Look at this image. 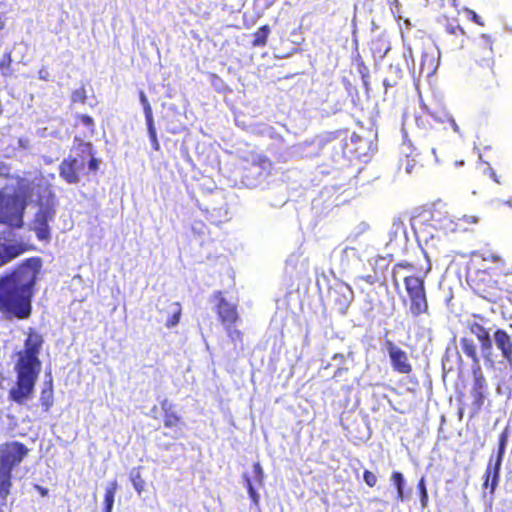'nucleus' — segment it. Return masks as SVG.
Masks as SVG:
<instances>
[{"instance_id":"1","label":"nucleus","mask_w":512,"mask_h":512,"mask_svg":"<svg viewBox=\"0 0 512 512\" xmlns=\"http://www.w3.org/2000/svg\"><path fill=\"white\" fill-rule=\"evenodd\" d=\"M42 267V259L33 256L0 276V314L5 319L23 320L31 316Z\"/></svg>"},{"instance_id":"2","label":"nucleus","mask_w":512,"mask_h":512,"mask_svg":"<svg viewBox=\"0 0 512 512\" xmlns=\"http://www.w3.org/2000/svg\"><path fill=\"white\" fill-rule=\"evenodd\" d=\"M43 344L42 334L34 328H29L23 349L16 353L17 358L14 363L16 381L9 390L8 398L18 405L26 404L34 395L35 385L42 368L39 355Z\"/></svg>"},{"instance_id":"3","label":"nucleus","mask_w":512,"mask_h":512,"mask_svg":"<svg viewBox=\"0 0 512 512\" xmlns=\"http://www.w3.org/2000/svg\"><path fill=\"white\" fill-rule=\"evenodd\" d=\"M72 151L75 155H69L64 158L58 167L60 178L70 185L78 184L81 180V173L87 161L89 172H97L101 161L95 155V150L91 142L84 141L79 137H74Z\"/></svg>"},{"instance_id":"4","label":"nucleus","mask_w":512,"mask_h":512,"mask_svg":"<svg viewBox=\"0 0 512 512\" xmlns=\"http://www.w3.org/2000/svg\"><path fill=\"white\" fill-rule=\"evenodd\" d=\"M31 193L35 196L34 203L37 211L32 220V229L40 241L48 242L51 238L49 223L56 216L58 200L52 185L48 181H39L34 184Z\"/></svg>"},{"instance_id":"5","label":"nucleus","mask_w":512,"mask_h":512,"mask_svg":"<svg viewBox=\"0 0 512 512\" xmlns=\"http://www.w3.org/2000/svg\"><path fill=\"white\" fill-rule=\"evenodd\" d=\"M416 125L424 136L434 139H442L449 130L459 133L460 129L454 118L447 113L436 115L429 111H423L415 118Z\"/></svg>"},{"instance_id":"6","label":"nucleus","mask_w":512,"mask_h":512,"mask_svg":"<svg viewBox=\"0 0 512 512\" xmlns=\"http://www.w3.org/2000/svg\"><path fill=\"white\" fill-rule=\"evenodd\" d=\"M409 298V311L413 317L429 313L425 281L422 277L409 275L403 279Z\"/></svg>"},{"instance_id":"7","label":"nucleus","mask_w":512,"mask_h":512,"mask_svg":"<svg viewBox=\"0 0 512 512\" xmlns=\"http://www.w3.org/2000/svg\"><path fill=\"white\" fill-rule=\"evenodd\" d=\"M467 282L477 295L491 303L502 298V289L487 270L478 269L468 273Z\"/></svg>"},{"instance_id":"8","label":"nucleus","mask_w":512,"mask_h":512,"mask_svg":"<svg viewBox=\"0 0 512 512\" xmlns=\"http://www.w3.org/2000/svg\"><path fill=\"white\" fill-rule=\"evenodd\" d=\"M494 40L487 34H481L475 38L468 49V54L476 65L489 68L490 74L494 77Z\"/></svg>"},{"instance_id":"9","label":"nucleus","mask_w":512,"mask_h":512,"mask_svg":"<svg viewBox=\"0 0 512 512\" xmlns=\"http://www.w3.org/2000/svg\"><path fill=\"white\" fill-rule=\"evenodd\" d=\"M28 453V447L22 442H5L0 445V467L13 472L14 468L20 465Z\"/></svg>"},{"instance_id":"10","label":"nucleus","mask_w":512,"mask_h":512,"mask_svg":"<svg viewBox=\"0 0 512 512\" xmlns=\"http://www.w3.org/2000/svg\"><path fill=\"white\" fill-rule=\"evenodd\" d=\"M468 35L457 20H447L441 37L443 48L449 52H457L465 47Z\"/></svg>"},{"instance_id":"11","label":"nucleus","mask_w":512,"mask_h":512,"mask_svg":"<svg viewBox=\"0 0 512 512\" xmlns=\"http://www.w3.org/2000/svg\"><path fill=\"white\" fill-rule=\"evenodd\" d=\"M213 299L216 301L215 313L221 325L235 326L240 321L238 305L229 302L223 295L222 291L213 293Z\"/></svg>"},{"instance_id":"12","label":"nucleus","mask_w":512,"mask_h":512,"mask_svg":"<svg viewBox=\"0 0 512 512\" xmlns=\"http://www.w3.org/2000/svg\"><path fill=\"white\" fill-rule=\"evenodd\" d=\"M24 204L17 209V199L5 197L0 192V224H7L14 227L23 225Z\"/></svg>"},{"instance_id":"13","label":"nucleus","mask_w":512,"mask_h":512,"mask_svg":"<svg viewBox=\"0 0 512 512\" xmlns=\"http://www.w3.org/2000/svg\"><path fill=\"white\" fill-rule=\"evenodd\" d=\"M385 347L389 355L393 370L400 374L408 375L413 371L407 353L392 341L387 340Z\"/></svg>"},{"instance_id":"14","label":"nucleus","mask_w":512,"mask_h":512,"mask_svg":"<svg viewBox=\"0 0 512 512\" xmlns=\"http://www.w3.org/2000/svg\"><path fill=\"white\" fill-rule=\"evenodd\" d=\"M33 249L32 245L23 242L5 244L0 241V267Z\"/></svg>"},{"instance_id":"15","label":"nucleus","mask_w":512,"mask_h":512,"mask_svg":"<svg viewBox=\"0 0 512 512\" xmlns=\"http://www.w3.org/2000/svg\"><path fill=\"white\" fill-rule=\"evenodd\" d=\"M163 410V424L165 428L173 429V438H180L183 436L182 429L185 427V423L181 416L173 410L172 405L163 402L161 404Z\"/></svg>"},{"instance_id":"16","label":"nucleus","mask_w":512,"mask_h":512,"mask_svg":"<svg viewBox=\"0 0 512 512\" xmlns=\"http://www.w3.org/2000/svg\"><path fill=\"white\" fill-rule=\"evenodd\" d=\"M468 329L478 339L484 356L489 357L492 352V341L489 329L476 321L469 322Z\"/></svg>"},{"instance_id":"17","label":"nucleus","mask_w":512,"mask_h":512,"mask_svg":"<svg viewBox=\"0 0 512 512\" xmlns=\"http://www.w3.org/2000/svg\"><path fill=\"white\" fill-rule=\"evenodd\" d=\"M496 347L501 351L503 358L512 364V338L504 329H496L493 334Z\"/></svg>"},{"instance_id":"18","label":"nucleus","mask_w":512,"mask_h":512,"mask_svg":"<svg viewBox=\"0 0 512 512\" xmlns=\"http://www.w3.org/2000/svg\"><path fill=\"white\" fill-rule=\"evenodd\" d=\"M439 64V58L434 50H425L422 52L420 73L425 74L427 77L432 76Z\"/></svg>"},{"instance_id":"19","label":"nucleus","mask_w":512,"mask_h":512,"mask_svg":"<svg viewBox=\"0 0 512 512\" xmlns=\"http://www.w3.org/2000/svg\"><path fill=\"white\" fill-rule=\"evenodd\" d=\"M391 481L396 488V499L398 502H407L412 496L411 489L405 490V479L401 472L393 471L391 474Z\"/></svg>"},{"instance_id":"20","label":"nucleus","mask_w":512,"mask_h":512,"mask_svg":"<svg viewBox=\"0 0 512 512\" xmlns=\"http://www.w3.org/2000/svg\"><path fill=\"white\" fill-rule=\"evenodd\" d=\"M508 437H509V431H508V428L506 427L499 436V447H498L497 458H496L494 464L490 465V467H489V471H492V469H494V474H495L494 482L496 481V478L498 477V472L501 470L502 458L505 453Z\"/></svg>"},{"instance_id":"21","label":"nucleus","mask_w":512,"mask_h":512,"mask_svg":"<svg viewBox=\"0 0 512 512\" xmlns=\"http://www.w3.org/2000/svg\"><path fill=\"white\" fill-rule=\"evenodd\" d=\"M13 486V476L9 469L0 467V502H5Z\"/></svg>"},{"instance_id":"22","label":"nucleus","mask_w":512,"mask_h":512,"mask_svg":"<svg viewBox=\"0 0 512 512\" xmlns=\"http://www.w3.org/2000/svg\"><path fill=\"white\" fill-rule=\"evenodd\" d=\"M206 214L209 216V219L216 224H220L222 222H225L229 219L228 217V207L226 203H222L218 207H207L205 209Z\"/></svg>"},{"instance_id":"23","label":"nucleus","mask_w":512,"mask_h":512,"mask_svg":"<svg viewBox=\"0 0 512 512\" xmlns=\"http://www.w3.org/2000/svg\"><path fill=\"white\" fill-rule=\"evenodd\" d=\"M460 345L463 353L473 361V365L479 364L477 347L471 338L463 337L460 339Z\"/></svg>"},{"instance_id":"24","label":"nucleus","mask_w":512,"mask_h":512,"mask_svg":"<svg viewBox=\"0 0 512 512\" xmlns=\"http://www.w3.org/2000/svg\"><path fill=\"white\" fill-rule=\"evenodd\" d=\"M40 403L44 411H48L53 405V379L50 377L41 390Z\"/></svg>"},{"instance_id":"25","label":"nucleus","mask_w":512,"mask_h":512,"mask_svg":"<svg viewBox=\"0 0 512 512\" xmlns=\"http://www.w3.org/2000/svg\"><path fill=\"white\" fill-rule=\"evenodd\" d=\"M118 490L117 481H111L108 483L104 494V512H112L114 505V497Z\"/></svg>"},{"instance_id":"26","label":"nucleus","mask_w":512,"mask_h":512,"mask_svg":"<svg viewBox=\"0 0 512 512\" xmlns=\"http://www.w3.org/2000/svg\"><path fill=\"white\" fill-rule=\"evenodd\" d=\"M271 30L268 25H263L259 27L253 33V40L251 41V45L253 47H264L267 44V40L269 37Z\"/></svg>"},{"instance_id":"27","label":"nucleus","mask_w":512,"mask_h":512,"mask_svg":"<svg viewBox=\"0 0 512 512\" xmlns=\"http://www.w3.org/2000/svg\"><path fill=\"white\" fill-rule=\"evenodd\" d=\"M79 124L83 125L87 128L88 135L93 136L96 132V124L94 119L88 115L83 113H77L75 115V124L74 126L77 127Z\"/></svg>"},{"instance_id":"28","label":"nucleus","mask_w":512,"mask_h":512,"mask_svg":"<svg viewBox=\"0 0 512 512\" xmlns=\"http://www.w3.org/2000/svg\"><path fill=\"white\" fill-rule=\"evenodd\" d=\"M494 463L492 462V460L490 459L488 464H487V467H486V470H485V474H484V482H483V488L484 489H487L488 487L490 488V493L493 494L498 486V483H499V479H500V471L498 472V477L496 478V481H495V484H494V469H492V471H489V467L490 465H493Z\"/></svg>"},{"instance_id":"29","label":"nucleus","mask_w":512,"mask_h":512,"mask_svg":"<svg viewBox=\"0 0 512 512\" xmlns=\"http://www.w3.org/2000/svg\"><path fill=\"white\" fill-rule=\"evenodd\" d=\"M88 100V93L86 86L84 84H81L78 88L74 89L70 93V105H85Z\"/></svg>"},{"instance_id":"30","label":"nucleus","mask_w":512,"mask_h":512,"mask_svg":"<svg viewBox=\"0 0 512 512\" xmlns=\"http://www.w3.org/2000/svg\"><path fill=\"white\" fill-rule=\"evenodd\" d=\"M472 375H473L472 390L485 391L487 383H486V379L483 375L482 369L480 367V364L473 365Z\"/></svg>"},{"instance_id":"31","label":"nucleus","mask_w":512,"mask_h":512,"mask_svg":"<svg viewBox=\"0 0 512 512\" xmlns=\"http://www.w3.org/2000/svg\"><path fill=\"white\" fill-rule=\"evenodd\" d=\"M130 480L138 494H141L145 490L146 483L141 475V467H136L131 470Z\"/></svg>"},{"instance_id":"32","label":"nucleus","mask_w":512,"mask_h":512,"mask_svg":"<svg viewBox=\"0 0 512 512\" xmlns=\"http://www.w3.org/2000/svg\"><path fill=\"white\" fill-rule=\"evenodd\" d=\"M144 115H145V120H146V125L148 128L149 136H150L152 142L154 143L155 149H158L159 143L157 140V133H156L155 125H154L152 109H146V111L144 112Z\"/></svg>"},{"instance_id":"33","label":"nucleus","mask_w":512,"mask_h":512,"mask_svg":"<svg viewBox=\"0 0 512 512\" xmlns=\"http://www.w3.org/2000/svg\"><path fill=\"white\" fill-rule=\"evenodd\" d=\"M170 306L172 307V315L167 319L165 323L167 328H172L178 325L182 315V307L179 302H172Z\"/></svg>"},{"instance_id":"34","label":"nucleus","mask_w":512,"mask_h":512,"mask_svg":"<svg viewBox=\"0 0 512 512\" xmlns=\"http://www.w3.org/2000/svg\"><path fill=\"white\" fill-rule=\"evenodd\" d=\"M471 396L473 398V411L471 417H473L482 409L485 400V391L471 390Z\"/></svg>"},{"instance_id":"35","label":"nucleus","mask_w":512,"mask_h":512,"mask_svg":"<svg viewBox=\"0 0 512 512\" xmlns=\"http://www.w3.org/2000/svg\"><path fill=\"white\" fill-rule=\"evenodd\" d=\"M417 490H418L419 496H420L421 507L426 508L428 506L429 496H428V491L426 488V481H425L424 476H422L420 478V480L418 481Z\"/></svg>"},{"instance_id":"36","label":"nucleus","mask_w":512,"mask_h":512,"mask_svg":"<svg viewBox=\"0 0 512 512\" xmlns=\"http://www.w3.org/2000/svg\"><path fill=\"white\" fill-rule=\"evenodd\" d=\"M227 336L233 344H243V333L241 330L236 329L234 326H224Z\"/></svg>"},{"instance_id":"37","label":"nucleus","mask_w":512,"mask_h":512,"mask_svg":"<svg viewBox=\"0 0 512 512\" xmlns=\"http://www.w3.org/2000/svg\"><path fill=\"white\" fill-rule=\"evenodd\" d=\"M358 280L364 281L369 285H374L376 283L383 284L384 283V272L362 275V276L358 277Z\"/></svg>"},{"instance_id":"38","label":"nucleus","mask_w":512,"mask_h":512,"mask_svg":"<svg viewBox=\"0 0 512 512\" xmlns=\"http://www.w3.org/2000/svg\"><path fill=\"white\" fill-rule=\"evenodd\" d=\"M480 257L484 261H490V262H493L496 264H498V263L504 264V259L502 258V256L500 254H498L497 252H494L491 250L481 251Z\"/></svg>"},{"instance_id":"39","label":"nucleus","mask_w":512,"mask_h":512,"mask_svg":"<svg viewBox=\"0 0 512 512\" xmlns=\"http://www.w3.org/2000/svg\"><path fill=\"white\" fill-rule=\"evenodd\" d=\"M244 481H245V486L247 488L248 494H249L253 504L257 506L259 504L260 497L253 486V482H252L251 478L248 477L247 475H244Z\"/></svg>"},{"instance_id":"40","label":"nucleus","mask_w":512,"mask_h":512,"mask_svg":"<svg viewBox=\"0 0 512 512\" xmlns=\"http://www.w3.org/2000/svg\"><path fill=\"white\" fill-rule=\"evenodd\" d=\"M253 473H254V477H253L254 481L259 485H263L264 473H263L262 467L259 462H255L253 464Z\"/></svg>"},{"instance_id":"41","label":"nucleus","mask_w":512,"mask_h":512,"mask_svg":"<svg viewBox=\"0 0 512 512\" xmlns=\"http://www.w3.org/2000/svg\"><path fill=\"white\" fill-rule=\"evenodd\" d=\"M211 84L218 90L224 91L227 87L223 79L215 73L210 74Z\"/></svg>"},{"instance_id":"42","label":"nucleus","mask_w":512,"mask_h":512,"mask_svg":"<svg viewBox=\"0 0 512 512\" xmlns=\"http://www.w3.org/2000/svg\"><path fill=\"white\" fill-rule=\"evenodd\" d=\"M397 268H402V269H408V270H412L414 267L411 263L409 262H399V263H396L393 267V271H392V278H393V283L395 286L398 285V279H397V276H396V273H397Z\"/></svg>"},{"instance_id":"43","label":"nucleus","mask_w":512,"mask_h":512,"mask_svg":"<svg viewBox=\"0 0 512 512\" xmlns=\"http://www.w3.org/2000/svg\"><path fill=\"white\" fill-rule=\"evenodd\" d=\"M356 62H357V70H358V72L361 74L362 78L365 79L366 77L369 76V69H368V67L365 65V63L362 60L360 55H357Z\"/></svg>"},{"instance_id":"44","label":"nucleus","mask_w":512,"mask_h":512,"mask_svg":"<svg viewBox=\"0 0 512 512\" xmlns=\"http://www.w3.org/2000/svg\"><path fill=\"white\" fill-rule=\"evenodd\" d=\"M363 479L365 483L371 488L374 487L377 483V476L370 470H365L363 472Z\"/></svg>"},{"instance_id":"45","label":"nucleus","mask_w":512,"mask_h":512,"mask_svg":"<svg viewBox=\"0 0 512 512\" xmlns=\"http://www.w3.org/2000/svg\"><path fill=\"white\" fill-rule=\"evenodd\" d=\"M466 12H467L469 19H471L473 22H475L476 24L481 25V26L484 25V23L481 20V17L475 11L467 9Z\"/></svg>"},{"instance_id":"46","label":"nucleus","mask_w":512,"mask_h":512,"mask_svg":"<svg viewBox=\"0 0 512 512\" xmlns=\"http://www.w3.org/2000/svg\"><path fill=\"white\" fill-rule=\"evenodd\" d=\"M139 97H140V102H141V104L143 106L144 112L146 111V109H152L151 105H150V103H149V101H148V99H147V97H146V95H145V93L143 91L140 92Z\"/></svg>"},{"instance_id":"47","label":"nucleus","mask_w":512,"mask_h":512,"mask_svg":"<svg viewBox=\"0 0 512 512\" xmlns=\"http://www.w3.org/2000/svg\"><path fill=\"white\" fill-rule=\"evenodd\" d=\"M488 171V174L489 176L497 183V184H501L502 181L500 180V178L496 175V172L492 169V168H488L487 169Z\"/></svg>"},{"instance_id":"48","label":"nucleus","mask_w":512,"mask_h":512,"mask_svg":"<svg viewBox=\"0 0 512 512\" xmlns=\"http://www.w3.org/2000/svg\"><path fill=\"white\" fill-rule=\"evenodd\" d=\"M34 488L40 493L42 497H45L48 495V489L45 487H42L38 484L34 485Z\"/></svg>"},{"instance_id":"49","label":"nucleus","mask_w":512,"mask_h":512,"mask_svg":"<svg viewBox=\"0 0 512 512\" xmlns=\"http://www.w3.org/2000/svg\"><path fill=\"white\" fill-rule=\"evenodd\" d=\"M387 269H388V265H385V266H384V267H382V268H381V267H380V268H375V269H374V273H381V272H384V273H385V272L387 271Z\"/></svg>"},{"instance_id":"50","label":"nucleus","mask_w":512,"mask_h":512,"mask_svg":"<svg viewBox=\"0 0 512 512\" xmlns=\"http://www.w3.org/2000/svg\"><path fill=\"white\" fill-rule=\"evenodd\" d=\"M463 416H464V408L462 406H460L458 409V419L461 421L463 419Z\"/></svg>"},{"instance_id":"51","label":"nucleus","mask_w":512,"mask_h":512,"mask_svg":"<svg viewBox=\"0 0 512 512\" xmlns=\"http://www.w3.org/2000/svg\"><path fill=\"white\" fill-rule=\"evenodd\" d=\"M466 220L468 222H471V223H477L478 222V217L477 216H470V217H466Z\"/></svg>"},{"instance_id":"52","label":"nucleus","mask_w":512,"mask_h":512,"mask_svg":"<svg viewBox=\"0 0 512 512\" xmlns=\"http://www.w3.org/2000/svg\"><path fill=\"white\" fill-rule=\"evenodd\" d=\"M5 27V20L0 15V31H2Z\"/></svg>"},{"instance_id":"53","label":"nucleus","mask_w":512,"mask_h":512,"mask_svg":"<svg viewBox=\"0 0 512 512\" xmlns=\"http://www.w3.org/2000/svg\"><path fill=\"white\" fill-rule=\"evenodd\" d=\"M506 204H507L508 206L512 207V202H511V200H507V201H506Z\"/></svg>"},{"instance_id":"54","label":"nucleus","mask_w":512,"mask_h":512,"mask_svg":"<svg viewBox=\"0 0 512 512\" xmlns=\"http://www.w3.org/2000/svg\"><path fill=\"white\" fill-rule=\"evenodd\" d=\"M343 370L342 369H338L336 372H335V376H337L338 374H340Z\"/></svg>"},{"instance_id":"55","label":"nucleus","mask_w":512,"mask_h":512,"mask_svg":"<svg viewBox=\"0 0 512 512\" xmlns=\"http://www.w3.org/2000/svg\"><path fill=\"white\" fill-rule=\"evenodd\" d=\"M7 57H8V61L10 62L11 59H10V54L9 53L7 54Z\"/></svg>"},{"instance_id":"56","label":"nucleus","mask_w":512,"mask_h":512,"mask_svg":"<svg viewBox=\"0 0 512 512\" xmlns=\"http://www.w3.org/2000/svg\"><path fill=\"white\" fill-rule=\"evenodd\" d=\"M0 512H3L2 510H0Z\"/></svg>"}]
</instances>
